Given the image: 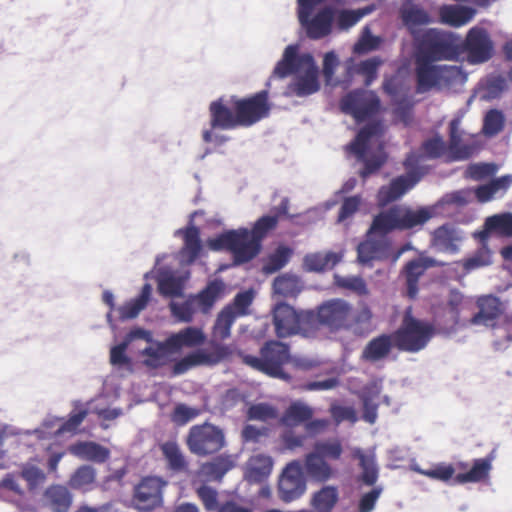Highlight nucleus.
Segmentation results:
<instances>
[{
    "instance_id": "nucleus-1",
    "label": "nucleus",
    "mask_w": 512,
    "mask_h": 512,
    "mask_svg": "<svg viewBox=\"0 0 512 512\" xmlns=\"http://www.w3.org/2000/svg\"><path fill=\"white\" fill-rule=\"evenodd\" d=\"M276 224L277 217L264 215L254 223L252 229L241 227L225 230L209 238L207 245L215 252H231L234 256V265H242L260 253L263 238Z\"/></svg>"
},
{
    "instance_id": "nucleus-2",
    "label": "nucleus",
    "mask_w": 512,
    "mask_h": 512,
    "mask_svg": "<svg viewBox=\"0 0 512 512\" xmlns=\"http://www.w3.org/2000/svg\"><path fill=\"white\" fill-rule=\"evenodd\" d=\"M206 335L201 328L188 326L170 334L154 348H144L140 354L146 358L143 365L149 369H159L173 361V355L179 354L184 347H198L205 343Z\"/></svg>"
},
{
    "instance_id": "nucleus-3",
    "label": "nucleus",
    "mask_w": 512,
    "mask_h": 512,
    "mask_svg": "<svg viewBox=\"0 0 512 512\" xmlns=\"http://www.w3.org/2000/svg\"><path fill=\"white\" fill-rule=\"evenodd\" d=\"M416 57L434 62L458 59V34L428 28L415 36Z\"/></svg>"
},
{
    "instance_id": "nucleus-4",
    "label": "nucleus",
    "mask_w": 512,
    "mask_h": 512,
    "mask_svg": "<svg viewBox=\"0 0 512 512\" xmlns=\"http://www.w3.org/2000/svg\"><path fill=\"white\" fill-rule=\"evenodd\" d=\"M435 334L434 324L414 317L411 307H408L400 326L393 332L395 347L399 351L418 353L427 347Z\"/></svg>"
},
{
    "instance_id": "nucleus-5",
    "label": "nucleus",
    "mask_w": 512,
    "mask_h": 512,
    "mask_svg": "<svg viewBox=\"0 0 512 512\" xmlns=\"http://www.w3.org/2000/svg\"><path fill=\"white\" fill-rule=\"evenodd\" d=\"M290 346L278 340H269L260 349V356L246 354L243 362L269 377L290 382L292 377L283 366L290 361Z\"/></svg>"
},
{
    "instance_id": "nucleus-6",
    "label": "nucleus",
    "mask_w": 512,
    "mask_h": 512,
    "mask_svg": "<svg viewBox=\"0 0 512 512\" xmlns=\"http://www.w3.org/2000/svg\"><path fill=\"white\" fill-rule=\"evenodd\" d=\"M325 0H297V18L305 35L310 40L328 37L334 27V6L326 5L315 13L317 6Z\"/></svg>"
},
{
    "instance_id": "nucleus-7",
    "label": "nucleus",
    "mask_w": 512,
    "mask_h": 512,
    "mask_svg": "<svg viewBox=\"0 0 512 512\" xmlns=\"http://www.w3.org/2000/svg\"><path fill=\"white\" fill-rule=\"evenodd\" d=\"M494 53V42L484 27H471L464 39L458 35V58L463 55L469 64H484L494 56Z\"/></svg>"
},
{
    "instance_id": "nucleus-8",
    "label": "nucleus",
    "mask_w": 512,
    "mask_h": 512,
    "mask_svg": "<svg viewBox=\"0 0 512 512\" xmlns=\"http://www.w3.org/2000/svg\"><path fill=\"white\" fill-rule=\"evenodd\" d=\"M186 443L191 453L203 457L219 452L225 447L226 439L220 427L205 422L189 429Z\"/></svg>"
},
{
    "instance_id": "nucleus-9",
    "label": "nucleus",
    "mask_w": 512,
    "mask_h": 512,
    "mask_svg": "<svg viewBox=\"0 0 512 512\" xmlns=\"http://www.w3.org/2000/svg\"><path fill=\"white\" fill-rule=\"evenodd\" d=\"M232 354L233 348L227 344L213 343L210 352L204 348H197L178 360L173 358L172 375L180 376L199 366H215L228 359Z\"/></svg>"
},
{
    "instance_id": "nucleus-10",
    "label": "nucleus",
    "mask_w": 512,
    "mask_h": 512,
    "mask_svg": "<svg viewBox=\"0 0 512 512\" xmlns=\"http://www.w3.org/2000/svg\"><path fill=\"white\" fill-rule=\"evenodd\" d=\"M340 109L344 114L352 116L356 122H363L378 113L380 99L373 91L355 89L342 97Z\"/></svg>"
},
{
    "instance_id": "nucleus-11",
    "label": "nucleus",
    "mask_w": 512,
    "mask_h": 512,
    "mask_svg": "<svg viewBox=\"0 0 512 512\" xmlns=\"http://www.w3.org/2000/svg\"><path fill=\"white\" fill-rule=\"evenodd\" d=\"M232 101L234 110L239 114L241 127H250L269 115L267 90H262L248 98L232 96Z\"/></svg>"
},
{
    "instance_id": "nucleus-12",
    "label": "nucleus",
    "mask_w": 512,
    "mask_h": 512,
    "mask_svg": "<svg viewBox=\"0 0 512 512\" xmlns=\"http://www.w3.org/2000/svg\"><path fill=\"white\" fill-rule=\"evenodd\" d=\"M167 482L157 476L143 478L135 486L133 502L139 512H151L163 505V489Z\"/></svg>"
},
{
    "instance_id": "nucleus-13",
    "label": "nucleus",
    "mask_w": 512,
    "mask_h": 512,
    "mask_svg": "<svg viewBox=\"0 0 512 512\" xmlns=\"http://www.w3.org/2000/svg\"><path fill=\"white\" fill-rule=\"evenodd\" d=\"M279 497L290 503L301 497L306 491V481L298 461H292L285 467L278 484Z\"/></svg>"
},
{
    "instance_id": "nucleus-14",
    "label": "nucleus",
    "mask_w": 512,
    "mask_h": 512,
    "mask_svg": "<svg viewBox=\"0 0 512 512\" xmlns=\"http://www.w3.org/2000/svg\"><path fill=\"white\" fill-rule=\"evenodd\" d=\"M445 263L437 259L425 256L423 253L419 257L408 261L401 270V275L405 278L406 294L408 298L414 299L418 295L419 279L424 273L433 267H442Z\"/></svg>"
},
{
    "instance_id": "nucleus-15",
    "label": "nucleus",
    "mask_w": 512,
    "mask_h": 512,
    "mask_svg": "<svg viewBox=\"0 0 512 512\" xmlns=\"http://www.w3.org/2000/svg\"><path fill=\"white\" fill-rule=\"evenodd\" d=\"M197 211L190 215L189 223L186 227L177 229L175 237L181 236L183 246L179 250V262L181 265H192L200 256L203 245L200 238V229L193 224V218Z\"/></svg>"
},
{
    "instance_id": "nucleus-16",
    "label": "nucleus",
    "mask_w": 512,
    "mask_h": 512,
    "mask_svg": "<svg viewBox=\"0 0 512 512\" xmlns=\"http://www.w3.org/2000/svg\"><path fill=\"white\" fill-rule=\"evenodd\" d=\"M313 63H315V59L312 54H300L299 45L290 44L284 49L282 58L276 63L273 76L283 79L304 70Z\"/></svg>"
},
{
    "instance_id": "nucleus-17",
    "label": "nucleus",
    "mask_w": 512,
    "mask_h": 512,
    "mask_svg": "<svg viewBox=\"0 0 512 512\" xmlns=\"http://www.w3.org/2000/svg\"><path fill=\"white\" fill-rule=\"evenodd\" d=\"M465 232L452 223H445L431 233L430 246L439 253L457 254Z\"/></svg>"
},
{
    "instance_id": "nucleus-18",
    "label": "nucleus",
    "mask_w": 512,
    "mask_h": 512,
    "mask_svg": "<svg viewBox=\"0 0 512 512\" xmlns=\"http://www.w3.org/2000/svg\"><path fill=\"white\" fill-rule=\"evenodd\" d=\"M210 127L219 130H233L241 127L238 112L233 108L232 96L220 97L209 105Z\"/></svg>"
},
{
    "instance_id": "nucleus-19",
    "label": "nucleus",
    "mask_w": 512,
    "mask_h": 512,
    "mask_svg": "<svg viewBox=\"0 0 512 512\" xmlns=\"http://www.w3.org/2000/svg\"><path fill=\"white\" fill-rule=\"evenodd\" d=\"M318 308L320 324L335 330L345 328L352 312L351 304L339 298L327 300Z\"/></svg>"
},
{
    "instance_id": "nucleus-20",
    "label": "nucleus",
    "mask_w": 512,
    "mask_h": 512,
    "mask_svg": "<svg viewBox=\"0 0 512 512\" xmlns=\"http://www.w3.org/2000/svg\"><path fill=\"white\" fill-rule=\"evenodd\" d=\"M420 182L418 173H405L393 178L388 185L380 187L377 202L381 207L400 199Z\"/></svg>"
},
{
    "instance_id": "nucleus-21",
    "label": "nucleus",
    "mask_w": 512,
    "mask_h": 512,
    "mask_svg": "<svg viewBox=\"0 0 512 512\" xmlns=\"http://www.w3.org/2000/svg\"><path fill=\"white\" fill-rule=\"evenodd\" d=\"M272 323L278 338H288L299 334L297 310L285 302L276 304L272 311Z\"/></svg>"
},
{
    "instance_id": "nucleus-22",
    "label": "nucleus",
    "mask_w": 512,
    "mask_h": 512,
    "mask_svg": "<svg viewBox=\"0 0 512 512\" xmlns=\"http://www.w3.org/2000/svg\"><path fill=\"white\" fill-rule=\"evenodd\" d=\"M390 257V241L386 238H367L357 246L359 264L372 267L373 261H385Z\"/></svg>"
},
{
    "instance_id": "nucleus-23",
    "label": "nucleus",
    "mask_w": 512,
    "mask_h": 512,
    "mask_svg": "<svg viewBox=\"0 0 512 512\" xmlns=\"http://www.w3.org/2000/svg\"><path fill=\"white\" fill-rule=\"evenodd\" d=\"M319 67L315 63L297 74L287 87V93L297 97H307L320 90Z\"/></svg>"
},
{
    "instance_id": "nucleus-24",
    "label": "nucleus",
    "mask_w": 512,
    "mask_h": 512,
    "mask_svg": "<svg viewBox=\"0 0 512 512\" xmlns=\"http://www.w3.org/2000/svg\"><path fill=\"white\" fill-rule=\"evenodd\" d=\"M417 92L426 93L441 84V65L416 57Z\"/></svg>"
},
{
    "instance_id": "nucleus-25",
    "label": "nucleus",
    "mask_w": 512,
    "mask_h": 512,
    "mask_svg": "<svg viewBox=\"0 0 512 512\" xmlns=\"http://www.w3.org/2000/svg\"><path fill=\"white\" fill-rule=\"evenodd\" d=\"M400 231L422 227L430 219L437 217L432 205L416 209L407 205H397Z\"/></svg>"
},
{
    "instance_id": "nucleus-26",
    "label": "nucleus",
    "mask_w": 512,
    "mask_h": 512,
    "mask_svg": "<svg viewBox=\"0 0 512 512\" xmlns=\"http://www.w3.org/2000/svg\"><path fill=\"white\" fill-rule=\"evenodd\" d=\"M479 311L472 317L474 325L493 326V322L504 312L505 307L501 300L494 295L481 296L477 300Z\"/></svg>"
},
{
    "instance_id": "nucleus-27",
    "label": "nucleus",
    "mask_w": 512,
    "mask_h": 512,
    "mask_svg": "<svg viewBox=\"0 0 512 512\" xmlns=\"http://www.w3.org/2000/svg\"><path fill=\"white\" fill-rule=\"evenodd\" d=\"M395 346L393 332L382 333L372 338L363 348L361 359L369 363H377L385 360Z\"/></svg>"
},
{
    "instance_id": "nucleus-28",
    "label": "nucleus",
    "mask_w": 512,
    "mask_h": 512,
    "mask_svg": "<svg viewBox=\"0 0 512 512\" xmlns=\"http://www.w3.org/2000/svg\"><path fill=\"white\" fill-rule=\"evenodd\" d=\"M188 278L189 273H187L186 275H177L175 272L167 268H160L157 271L156 277L158 291L164 297H182L185 288V283L188 280Z\"/></svg>"
},
{
    "instance_id": "nucleus-29",
    "label": "nucleus",
    "mask_w": 512,
    "mask_h": 512,
    "mask_svg": "<svg viewBox=\"0 0 512 512\" xmlns=\"http://www.w3.org/2000/svg\"><path fill=\"white\" fill-rule=\"evenodd\" d=\"M42 502L52 512H68L73 503V495L66 486L52 484L43 492Z\"/></svg>"
},
{
    "instance_id": "nucleus-30",
    "label": "nucleus",
    "mask_w": 512,
    "mask_h": 512,
    "mask_svg": "<svg viewBox=\"0 0 512 512\" xmlns=\"http://www.w3.org/2000/svg\"><path fill=\"white\" fill-rule=\"evenodd\" d=\"M343 259V254L333 251L308 253L303 257V270L309 273H323L333 269Z\"/></svg>"
},
{
    "instance_id": "nucleus-31",
    "label": "nucleus",
    "mask_w": 512,
    "mask_h": 512,
    "mask_svg": "<svg viewBox=\"0 0 512 512\" xmlns=\"http://www.w3.org/2000/svg\"><path fill=\"white\" fill-rule=\"evenodd\" d=\"M225 288V282L221 278H215L209 281L197 294L192 295V297L199 310L203 314H207L211 311L217 300L222 298Z\"/></svg>"
},
{
    "instance_id": "nucleus-32",
    "label": "nucleus",
    "mask_w": 512,
    "mask_h": 512,
    "mask_svg": "<svg viewBox=\"0 0 512 512\" xmlns=\"http://www.w3.org/2000/svg\"><path fill=\"white\" fill-rule=\"evenodd\" d=\"M400 16L404 26L409 30L414 39L418 35L416 32L417 27L428 25L432 22L431 16L424 8L410 1L402 5Z\"/></svg>"
},
{
    "instance_id": "nucleus-33",
    "label": "nucleus",
    "mask_w": 512,
    "mask_h": 512,
    "mask_svg": "<svg viewBox=\"0 0 512 512\" xmlns=\"http://www.w3.org/2000/svg\"><path fill=\"white\" fill-rule=\"evenodd\" d=\"M396 230L400 231V226L397 205H394L374 216L367 235L375 234L385 238L387 234Z\"/></svg>"
},
{
    "instance_id": "nucleus-34",
    "label": "nucleus",
    "mask_w": 512,
    "mask_h": 512,
    "mask_svg": "<svg viewBox=\"0 0 512 512\" xmlns=\"http://www.w3.org/2000/svg\"><path fill=\"white\" fill-rule=\"evenodd\" d=\"M69 452L78 458L96 463H104L110 457L108 448L92 441L77 442L69 447Z\"/></svg>"
},
{
    "instance_id": "nucleus-35",
    "label": "nucleus",
    "mask_w": 512,
    "mask_h": 512,
    "mask_svg": "<svg viewBox=\"0 0 512 512\" xmlns=\"http://www.w3.org/2000/svg\"><path fill=\"white\" fill-rule=\"evenodd\" d=\"M384 133V124L380 120H374L364 125L357 133L355 139L348 145V149L353 154L363 155L364 149H369V142L374 137H379Z\"/></svg>"
},
{
    "instance_id": "nucleus-36",
    "label": "nucleus",
    "mask_w": 512,
    "mask_h": 512,
    "mask_svg": "<svg viewBox=\"0 0 512 512\" xmlns=\"http://www.w3.org/2000/svg\"><path fill=\"white\" fill-rule=\"evenodd\" d=\"M492 460V455L474 459L470 470L465 473H458L453 478V484L478 483L487 479L492 470Z\"/></svg>"
},
{
    "instance_id": "nucleus-37",
    "label": "nucleus",
    "mask_w": 512,
    "mask_h": 512,
    "mask_svg": "<svg viewBox=\"0 0 512 512\" xmlns=\"http://www.w3.org/2000/svg\"><path fill=\"white\" fill-rule=\"evenodd\" d=\"M304 469L306 474L318 483H325L333 477V469L330 464L313 452L306 455Z\"/></svg>"
},
{
    "instance_id": "nucleus-38",
    "label": "nucleus",
    "mask_w": 512,
    "mask_h": 512,
    "mask_svg": "<svg viewBox=\"0 0 512 512\" xmlns=\"http://www.w3.org/2000/svg\"><path fill=\"white\" fill-rule=\"evenodd\" d=\"M475 9L468 6L443 5L439 15L441 22L453 27L467 24L475 15Z\"/></svg>"
},
{
    "instance_id": "nucleus-39",
    "label": "nucleus",
    "mask_w": 512,
    "mask_h": 512,
    "mask_svg": "<svg viewBox=\"0 0 512 512\" xmlns=\"http://www.w3.org/2000/svg\"><path fill=\"white\" fill-rule=\"evenodd\" d=\"M339 501V491L336 486L325 485L314 492L310 499V506L316 512H333Z\"/></svg>"
},
{
    "instance_id": "nucleus-40",
    "label": "nucleus",
    "mask_w": 512,
    "mask_h": 512,
    "mask_svg": "<svg viewBox=\"0 0 512 512\" xmlns=\"http://www.w3.org/2000/svg\"><path fill=\"white\" fill-rule=\"evenodd\" d=\"M344 329L356 336H366L371 333L374 329L371 310L364 306L354 313L352 311Z\"/></svg>"
},
{
    "instance_id": "nucleus-41",
    "label": "nucleus",
    "mask_w": 512,
    "mask_h": 512,
    "mask_svg": "<svg viewBox=\"0 0 512 512\" xmlns=\"http://www.w3.org/2000/svg\"><path fill=\"white\" fill-rule=\"evenodd\" d=\"M234 466L235 460L232 455L221 454L204 463L201 470L208 479L220 481Z\"/></svg>"
},
{
    "instance_id": "nucleus-42",
    "label": "nucleus",
    "mask_w": 512,
    "mask_h": 512,
    "mask_svg": "<svg viewBox=\"0 0 512 512\" xmlns=\"http://www.w3.org/2000/svg\"><path fill=\"white\" fill-rule=\"evenodd\" d=\"M303 289L300 276L287 272L277 276L273 281V291L283 297H296Z\"/></svg>"
},
{
    "instance_id": "nucleus-43",
    "label": "nucleus",
    "mask_w": 512,
    "mask_h": 512,
    "mask_svg": "<svg viewBox=\"0 0 512 512\" xmlns=\"http://www.w3.org/2000/svg\"><path fill=\"white\" fill-rule=\"evenodd\" d=\"M313 416V409L302 401L292 402L285 410L281 422L287 427L305 423Z\"/></svg>"
},
{
    "instance_id": "nucleus-44",
    "label": "nucleus",
    "mask_w": 512,
    "mask_h": 512,
    "mask_svg": "<svg viewBox=\"0 0 512 512\" xmlns=\"http://www.w3.org/2000/svg\"><path fill=\"white\" fill-rule=\"evenodd\" d=\"M471 189H460L444 194L432 207L436 216L443 215L447 206L464 207L470 200Z\"/></svg>"
},
{
    "instance_id": "nucleus-45",
    "label": "nucleus",
    "mask_w": 512,
    "mask_h": 512,
    "mask_svg": "<svg viewBox=\"0 0 512 512\" xmlns=\"http://www.w3.org/2000/svg\"><path fill=\"white\" fill-rule=\"evenodd\" d=\"M368 150L369 149L363 150L362 157H360L359 154H354L357 160L363 163V168L359 172L363 180L377 173L387 161V154L382 149L370 155L368 154Z\"/></svg>"
},
{
    "instance_id": "nucleus-46",
    "label": "nucleus",
    "mask_w": 512,
    "mask_h": 512,
    "mask_svg": "<svg viewBox=\"0 0 512 512\" xmlns=\"http://www.w3.org/2000/svg\"><path fill=\"white\" fill-rule=\"evenodd\" d=\"M249 466V480L260 483L270 475L273 460L270 456L258 454L250 459Z\"/></svg>"
},
{
    "instance_id": "nucleus-47",
    "label": "nucleus",
    "mask_w": 512,
    "mask_h": 512,
    "mask_svg": "<svg viewBox=\"0 0 512 512\" xmlns=\"http://www.w3.org/2000/svg\"><path fill=\"white\" fill-rule=\"evenodd\" d=\"M237 317L236 313L232 311V306H225L216 317L213 326V336L221 341L229 338L231 327Z\"/></svg>"
},
{
    "instance_id": "nucleus-48",
    "label": "nucleus",
    "mask_w": 512,
    "mask_h": 512,
    "mask_svg": "<svg viewBox=\"0 0 512 512\" xmlns=\"http://www.w3.org/2000/svg\"><path fill=\"white\" fill-rule=\"evenodd\" d=\"M378 395L377 386L365 388L360 395L363 407L362 419L369 424H374L378 417V403L376 402Z\"/></svg>"
},
{
    "instance_id": "nucleus-49",
    "label": "nucleus",
    "mask_w": 512,
    "mask_h": 512,
    "mask_svg": "<svg viewBox=\"0 0 512 512\" xmlns=\"http://www.w3.org/2000/svg\"><path fill=\"white\" fill-rule=\"evenodd\" d=\"M292 255L293 250L290 247L283 245L278 246L267 258L262 268L263 272L266 275L276 273L288 264Z\"/></svg>"
},
{
    "instance_id": "nucleus-50",
    "label": "nucleus",
    "mask_w": 512,
    "mask_h": 512,
    "mask_svg": "<svg viewBox=\"0 0 512 512\" xmlns=\"http://www.w3.org/2000/svg\"><path fill=\"white\" fill-rule=\"evenodd\" d=\"M461 131L449 130V157L451 161L468 160L473 154V147L461 145Z\"/></svg>"
},
{
    "instance_id": "nucleus-51",
    "label": "nucleus",
    "mask_w": 512,
    "mask_h": 512,
    "mask_svg": "<svg viewBox=\"0 0 512 512\" xmlns=\"http://www.w3.org/2000/svg\"><path fill=\"white\" fill-rule=\"evenodd\" d=\"M297 322L299 323V334L304 338L313 336L320 324L319 308L317 311L300 310L297 311Z\"/></svg>"
},
{
    "instance_id": "nucleus-52",
    "label": "nucleus",
    "mask_w": 512,
    "mask_h": 512,
    "mask_svg": "<svg viewBox=\"0 0 512 512\" xmlns=\"http://www.w3.org/2000/svg\"><path fill=\"white\" fill-rule=\"evenodd\" d=\"M96 479V470L91 465H82L71 475L68 485L75 490H87Z\"/></svg>"
},
{
    "instance_id": "nucleus-53",
    "label": "nucleus",
    "mask_w": 512,
    "mask_h": 512,
    "mask_svg": "<svg viewBox=\"0 0 512 512\" xmlns=\"http://www.w3.org/2000/svg\"><path fill=\"white\" fill-rule=\"evenodd\" d=\"M312 452L326 461L327 459L339 460L343 447L338 439L320 440L315 442Z\"/></svg>"
},
{
    "instance_id": "nucleus-54",
    "label": "nucleus",
    "mask_w": 512,
    "mask_h": 512,
    "mask_svg": "<svg viewBox=\"0 0 512 512\" xmlns=\"http://www.w3.org/2000/svg\"><path fill=\"white\" fill-rule=\"evenodd\" d=\"M20 476L26 481L27 487L31 492L42 486L47 480L44 470L31 463L22 465Z\"/></svg>"
},
{
    "instance_id": "nucleus-55",
    "label": "nucleus",
    "mask_w": 512,
    "mask_h": 512,
    "mask_svg": "<svg viewBox=\"0 0 512 512\" xmlns=\"http://www.w3.org/2000/svg\"><path fill=\"white\" fill-rule=\"evenodd\" d=\"M365 15V11L338 9L334 7V24L337 29L345 31L356 25Z\"/></svg>"
},
{
    "instance_id": "nucleus-56",
    "label": "nucleus",
    "mask_w": 512,
    "mask_h": 512,
    "mask_svg": "<svg viewBox=\"0 0 512 512\" xmlns=\"http://www.w3.org/2000/svg\"><path fill=\"white\" fill-rule=\"evenodd\" d=\"M485 228L488 231L512 237V213L496 214L486 218Z\"/></svg>"
},
{
    "instance_id": "nucleus-57",
    "label": "nucleus",
    "mask_w": 512,
    "mask_h": 512,
    "mask_svg": "<svg viewBox=\"0 0 512 512\" xmlns=\"http://www.w3.org/2000/svg\"><path fill=\"white\" fill-rule=\"evenodd\" d=\"M467 79V73L460 66L441 65V84L449 87L463 86Z\"/></svg>"
},
{
    "instance_id": "nucleus-58",
    "label": "nucleus",
    "mask_w": 512,
    "mask_h": 512,
    "mask_svg": "<svg viewBox=\"0 0 512 512\" xmlns=\"http://www.w3.org/2000/svg\"><path fill=\"white\" fill-rule=\"evenodd\" d=\"M195 305L196 302L192 295H190L182 303L171 302L169 307L174 317H176L181 322L189 323L193 320V316L195 314Z\"/></svg>"
},
{
    "instance_id": "nucleus-59",
    "label": "nucleus",
    "mask_w": 512,
    "mask_h": 512,
    "mask_svg": "<svg viewBox=\"0 0 512 512\" xmlns=\"http://www.w3.org/2000/svg\"><path fill=\"white\" fill-rule=\"evenodd\" d=\"M162 451L171 470L181 471L186 468V460L176 443H165L162 447Z\"/></svg>"
},
{
    "instance_id": "nucleus-60",
    "label": "nucleus",
    "mask_w": 512,
    "mask_h": 512,
    "mask_svg": "<svg viewBox=\"0 0 512 512\" xmlns=\"http://www.w3.org/2000/svg\"><path fill=\"white\" fill-rule=\"evenodd\" d=\"M255 297L253 289H247L238 292L232 302L227 306H232V311L236 313V316H245L249 314V307L251 306Z\"/></svg>"
},
{
    "instance_id": "nucleus-61",
    "label": "nucleus",
    "mask_w": 512,
    "mask_h": 512,
    "mask_svg": "<svg viewBox=\"0 0 512 512\" xmlns=\"http://www.w3.org/2000/svg\"><path fill=\"white\" fill-rule=\"evenodd\" d=\"M413 470L431 479H436L443 482H447L451 479L453 480V475L455 473L454 467L450 464H438L434 468L428 470L421 469L419 466L415 465L413 466Z\"/></svg>"
},
{
    "instance_id": "nucleus-62",
    "label": "nucleus",
    "mask_w": 512,
    "mask_h": 512,
    "mask_svg": "<svg viewBox=\"0 0 512 512\" xmlns=\"http://www.w3.org/2000/svg\"><path fill=\"white\" fill-rule=\"evenodd\" d=\"M504 120V115L500 110L490 109L484 117V133L488 136L498 134L504 127Z\"/></svg>"
},
{
    "instance_id": "nucleus-63",
    "label": "nucleus",
    "mask_w": 512,
    "mask_h": 512,
    "mask_svg": "<svg viewBox=\"0 0 512 512\" xmlns=\"http://www.w3.org/2000/svg\"><path fill=\"white\" fill-rule=\"evenodd\" d=\"M276 417L275 408L268 403H256L251 405L247 410V418L265 422Z\"/></svg>"
},
{
    "instance_id": "nucleus-64",
    "label": "nucleus",
    "mask_w": 512,
    "mask_h": 512,
    "mask_svg": "<svg viewBox=\"0 0 512 512\" xmlns=\"http://www.w3.org/2000/svg\"><path fill=\"white\" fill-rule=\"evenodd\" d=\"M421 148L424 151L426 158L438 159L444 154L446 145L443 138L437 134L434 137L425 140L422 143Z\"/></svg>"
}]
</instances>
